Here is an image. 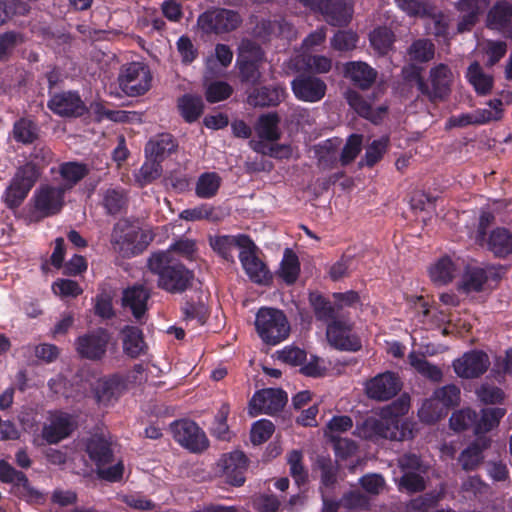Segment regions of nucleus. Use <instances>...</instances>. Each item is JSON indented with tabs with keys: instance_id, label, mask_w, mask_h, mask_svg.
Segmentation results:
<instances>
[{
	"instance_id": "1",
	"label": "nucleus",
	"mask_w": 512,
	"mask_h": 512,
	"mask_svg": "<svg viewBox=\"0 0 512 512\" xmlns=\"http://www.w3.org/2000/svg\"><path fill=\"white\" fill-rule=\"evenodd\" d=\"M147 266L157 277L159 289L171 294H181L192 286L194 273L177 260L170 250L152 253Z\"/></svg>"
},
{
	"instance_id": "2",
	"label": "nucleus",
	"mask_w": 512,
	"mask_h": 512,
	"mask_svg": "<svg viewBox=\"0 0 512 512\" xmlns=\"http://www.w3.org/2000/svg\"><path fill=\"white\" fill-rule=\"evenodd\" d=\"M255 328L260 339L267 345H277L290 334V323L282 310L262 307L255 317Z\"/></svg>"
},
{
	"instance_id": "3",
	"label": "nucleus",
	"mask_w": 512,
	"mask_h": 512,
	"mask_svg": "<svg viewBox=\"0 0 512 512\" xmlns=\"http://www.w3.org/2000/svg\"><path fill=\"white\" fill-rule=\"evenodd\" d=\"M146 234L128 220L121 219L113 227L111 245L113 250L122 257H130L143 251L147 242Z\"/></svg>"
},
{
	"instance_id": "4",
	"label": "nucleus",
	"mask_w": 512,
	"mask_h": 512,
	"mask_svg": "<svg viewBox=\"0 0 512 512\" xmlns=\"http://www.w3.org/2000/svg\"><path fill=\"white\" fill-rule=\"evenodd\" d=\"M112 341V334L98 327L79 335L74 342L78 356L89 361H101L105 358Z\"/></svg>"
},
{
	"instance_id": "5",
	"label": "nucleus",
	"mask_w": 512,
	"mask_h": 512,
	"mask_svg": "<svg viewBox=\"0 0 512 512\" xmlns=\"http://www.w3.org/2000/svg\"><path fill=\"white\" fill-rule=\"evenodd\" d=\"M152 75L148 66L132 62L122 67L118 82L121 90L130 97L143 95L151 87Z\"/></svg>"
},
{
	"instance_id": "6",
	"label": "nucleus",
	"mask_w": 512,
	"mask_h": 512,
	"mask_svg": "<svg viewBox=\"0 0 512 512\" xmlns=\"http://www.w3.org/2000/svg\"><path fill=\"white\" fill-rule=\"evenodd\" d=\"M240 15L229 9L217 8L202 13L197 20L198 27L204 33H227L241 24Z\"/></svg>"
},
{
	"instance_id": "7",
	"label": "nucleus",
	"mask_w": 512,
	"mask_h": 512,
	"mask_svg": "<svg viewBox=\"0 0 512 512\" xmlns=\"http://www.w3.org/2000/svg\"><path fill=\"white\" fill-rule=\"evenodd\" d=\"M170 429L175 441L191 452L200 453L209 445L205 433L193 421H175L170 425Z\"/></svg>"
},
{
	"instance_id": "8",
	"label": "nucleus",
	"mask_w": 512,
	"mask_h": 512,
	"mask_svg": "<svg viewBox=\"0 0 512 512\" xmlns=\"http://www.w3.org/2000/svg\"><path fill=\"white\" fill-rule=\"evenodd\" d=\"M429 84L427 83V92H424L429 101L435 103L445 100L451 93L454 74L451 68L439 63L429 70Z\"/></svg>"
},
{
	"instance_id": "9",
	"label": "nucleus",
	"mask_w": 512,
	"mask_h": 512,
	"mask_svg": "<svg viewBox=\"0 0 512 512\" xmlns=\"http://www.w3.org/2000/svg\"><path fill=\"white\" fill-rule=\"evenodd\" d=\"M287 400L286 392L281 389H263L256 392L250 400L249 414L253 417L258 414L274 415L284 408Z\"/></svg>"
},
{
	"instance_id": "10",
	"label": "nucleus",
	"mask_w": 512,
	"mask_h": 512,
	"mask_svg": "<svg viewBox=\"0 0 512 512\" xmlns=\"http://www.w3.org/2000/svg\"><path fill=\"white\" fill-rule=\"evenodd\" d=\"M349 321L335 319L327 326L326 337L331 346L338 350L358 351L361 348L359 338L352 332Z\"/></svg>"
},
{
	"instance_id": "11",
	"label": "nucleus",
	"mask_w": 512,
	"mask_h": 512,
	"mask_svg": "<svg viewBox=\"0 0 512 512\" xmlns=\"http://www.w3.org/2000/svg\"><path fill=\"white\" fill-rule=\"evenodd\" d=\"M217 467L227 483L242 486L245 482L248 459L243 452L233 451L223 454L217 462Z\"/></svg>"
},
{
	"instance_id": "12",
	"label": "nucleus",
	"mask_w": 512,
	"mask_h": 512,
	"mask_svg": "<svg viewBox=\"0 0 512 512\" xmlns=\"http://www.w3.org/2000/svg\"><path fill=\"white\" fill-rule=\"evenodd\" d=\"M65 188L41 185L34 194V208L42 216L55 215L63 207Z\"/></svg>"
},
{
	"instance_id": "13",
	"label": "nucleus",
	"mask_w": 512,
	"mask_h": 512,
	"mask_svg": "<svg viewBox=\"0 0 512 512\" xmlns=\"http://www.w3.org/2000/svg\"><path fill=\"white\" fill-rule=\"evenodd\" d=\"M490 366L488 355L479 350H472L453 362L455 373L466 379L477 378L484 374Z\"/></svg>"
},
{
	"instance_id": "14",
	"label": "nucleus",
	"mask_w": 512,
	"mask_h": 512,
	"mask_svg": "<svg viewBox=\"0 0 512 512\" xmlns=\"http://www.w3.org/2000/svg\"><path fill=\"white\" fill-rule=\"evenodd\" d=\"M400 389V381L392 372L377 375L368 381L365 387L367 396L377 401H387L393 398Z\"/></svg>"
},
{
	"instance_id": "15",
	"label": "nucleus",
	"mask_w": 512,
	"mask_h": 512,
	"mask_svg": "<svg viewBox=\"0 0 512 512\" xmlns=\"http://www.w3.org/2000/svg\"><path fill=\"white\" fill-rule=\"evenodd\" d=\"M48 108L62 117H80L87 111L79 94L71 91L54 94L48 101Z\"/></svg>"
},
{
	"instance_id": "16",
	"label": "nucleus",
	"mask_w": 512,
	"mask_h": 512,
	"mask_svg": "<svg viewBox=\"0 0 512 512\" xmlns=\"http://www.w3.org/2000/svg\"><path fill=\"white\" fill-rule=\"evenodd\" d=\"M296 98L305 102L320 101L326 93L327 86L323 80L311 75H300L292 83Z\"/></svg>"
},
{
	"instance_id": "17",
	"label": "nucleus",
	"mask_w": 512,
	"mask_h": 512,
	"mask_svg": "<svg viewBox=\"0 0 512 512\" xmlns=\"http://www.w3.org/2000/svg\"><path fill=\"white\" fill-rule=\"evenodd\" d=\"M256 246L250 239V245L241 250L239 259L249 278L258 284H268L271 275L266 265L256 256Z\"/></svg>"
},
{
	"instance_id": "18",
	"label": "nucleus",
	"mask_w": 512,
	"mask_h": 512,
	"mask_svg": "<svg viewBox=\"0 0 512 512\" xmlns=\"http://www.w3.org/2000/svg\"><path fill=\"white\" fill-rule=\"evenodd\" d=\"M489 4L490 0H458L455 8L462 16L457 24V31L459 33L470 31Z\"/></svg>"
},
{
	"instance_id": "19",
	"label": "nucleus",
	"mask_w": 512,
	"mask_h": 512,
	"mask_svg": "<svg viewBox=\"0 0 512 512\" xmlns=\"http://www.w3.org/2000/svg\"><path fill=\"white\" fill-rule=\"evenodd\" d=\"M344 76L361 90H368L375 83L378 72L362 61H351L344 65Z\"/></svg>"
},
{
	"instance_id": "20",
	"label": "nucleus",
	"mask_w": 512,
	"mask_h": 512,
	"mask_svg": "<svg viewBox=\"0 0 512 512\" xmlns=\"http://www.w3.org/2000/svg\"><path fill=\"white\" fill-rule=\"evenodd\" d=\"M73 430L71 417L66 413H54L50 416L49 423L42 430L43 438L50 444H56L68 437Z\"/></svg>"
},
{
	"instance_id": "21",
	"label": "nucleus",
	"mask_w": 512,
	"mask_h": 512,
	"mask_svg": "<svg viewBox=\"0 0 512 512\" xmlns=\"http://www.w3.org/2000/svg\"><path fill=\"white\" fill-rule=\"evenodd\" d=\"M178 144L169 133H161L152 137L145 145V157L163 162L167 157L177 151Z\"/></svg>"
},
{
	"instance_id": "22",
	"label": "nucleus",
	"mask_w": 512,
	"mask_h": 512,
	"mask_svg": "<svg viewBox=\"0 0 512 512\" xmlns=\"http://www.w3.org/2000/svg\"><path fill=\"white\" fill-rule=\"evenodd\" d=\"M210 245L215 252L227 261H234L233 250H244L250 245V238L240 234L237 236L223 235L210 238Z\"/></svg>"
},
{
	"instance_id": "23",
	"label": "nucleus",
	"mask_w": 512,
	"mask_h": 512,
	"mask_svg": "<svg viewBox=\"0 0 512 512\" xmlns=\"http://www.w3.org/2000/svg\"><path fill=\"white\" fill-rule=\"evenodd\" d=\"M150 292L142 285L129 287L123 292L122 305L131 310L136 320H141L147 311Z\"/></svg>"
},
{
	"instance_id": "24",
	"label": "nucleus",
	"mask_w": 512,
	"mask_h": 512,
	"mask_svg": "<svg viewBox=\"0 0 512 512\" xmlns=\"http://www.w3.org/2000/svg\"><path fill=\"white\" fill-rule=\"evenodd\" d=\"M285 95V89L279 85L262 86L249 93L247 102L254 107L277 106L284 100Z\"/></svg>"
},
{
	"instance_id": "25",
	"label": "nucleus",
	"mask_w": 512,
	"mask_h": 512,
	"mask_svg": "<svg viewBox=\"0 0 512 512\" xmlns=\"http://www.w3.org/2000/svg\"><path fill=\"white\" fill-rule=\"evenodd\" d=\"M490 443L491 441L488 437L479 436L473 443L464 449L458 458L462 469L465 471H473L477 469L483 461V451L489 448Z\"/></svg>"
},
{
	"instance_id": "26",
	"label": "nucleus",
	"mask_w": 512,
	"mask_h": 512,
	"mask_svg": "<svg viewBox=\"0 0 512 512\" xmlns=\"http://www.w3.org/2000/svg\"><path fill=\"white\" fill-rule=\"evenodd\" d=\"M121 335L123 351L129 357L137 358L147 352L143 332L138 327L127 325L121 330Z\"/></svg>"
},
{
	"instance_id": "27",
	"label": "nucleus",
	"mask_w": 512,
	"mask_h": 512,
	"mask_svg": "<svg viewBox=\"0 0 512 512\" xmlns=\"http://www.w3.org/2000/svg\"><path fill=\"white\" fill-rule=\"evenodd\" d=\"M319 11L325 16V20L333 26L346 25L351 18V9L346 0H324Z\"/></svg>"
},
{
	"instance_id": "28",
	"label": "nucleus",
	"mask_w": 512,
	"mask_h": 512,
	"mask_svg": "<svg viewBox=\"0 0 512 512\" xmlns=\"http://www.w3.org/2000/svg\"><path fill=\"white\" fill-rule=\"evenodd\" d=\"M345 99L357 114L373 123H378L387 110L384 106L379 107L377 111L373 110L371 104L366 101L360 93L352 89H349L345 93Z\"/></svg>"
},
{
	"instance_id": "29",
	"label": "nucleus",
	"mask_w": 512,
	"mask_h": 512,
	"mask_svg": "<svg viewBox=\"0 0 512 512\" xmlns=\"http://www.w3.org/2000/svg\"><path fill=\"white\" fill-rule=\"evenodd\" d=\"M369 436H378L390 440H403L404 433L399 431L398 423L394 419L370 418L366 422Z\"/></svg>"
},
{
	"instance_id": "30",
	"label": "nucleus",
	"mask_w": 512,
	"mask_h": 512,
	"mask_svg": "<svg viewBox=\"0 0 512 512\" xmlns=\"http://www.w3.org/2000/svg\"><path fill=\"white\" fill-rule=\"evenodd\" d=\"M86 450L96 466H106L113 461L111 444L102 436H92L87 442Z\"/></svg>"
},
{
	"instance_id": "31",
	"label": "nucleus",
	"mask_w": 512,
	"mask_h": 512,
	"mask_svg": "<svg viewBox=\"0 0 512 512\" xmlns=\"http://www.w3.org/2000/svg\"><path fill=\"white\" fill-rule=\"evenodd\" d=\"M512 22V4L502 0L496 2L487 14V26L501 30Z\"/></svg>"
},
{
	"instance_id": "32",
	"label": "nucleus",
	"mask_w": 512,
	"mask_h": 512,
	"mask_svg": "<svg viewBox=\"0 0 512 512\" xmlns=\"http://www.w3.org/2000/svg\"><path fill=\"white\" fill-rule=\"evenodd\" d=\"M101 195V204L109 215L119 214L127 206V195L122 188L109 187Z\"/></svg>"
},
{
	"instance_id": "33",
	"label": "nucleus",
	"mask_w": 512,
	"mask_h": 512,
	"mask_svg": "<svg viewBox=\"0 0 512 512\" xmlns=\"http://www.w3.org/2000/svg\"><path fill=\"white\" fill-rule=\"evenodd\" d=\"M314 469L320 472L321 485L332 488L337 483L339 465L329 456L319 455L316 458Z\"/></svg>"
},
{
	"instance_id": "34",
	"label": "nucleus",
	"mask_w": 512,
	"mask_h": 512,
	"mask_svg": "<svg viewBox=\"0 0 512 512\" xmlns=\"http://www.w3.org/2000/svg\"><path fill=\"white\" fill-rule=\"evenodd\" d=\"M89 169L87 165L79 162H66L60 165L59 174L64 180V184L61 188H65V192L70 190L85 176H87Z\"/></svg>"
},
{
	"instance_id": "35",
	"label": "nucleus",
	"mask_w": 512,
	"mask_h": 512,
	"mask_svg": "<svg viewBox=\"0 0 512 512\" xmlns=\"http://www.w3.org/2000/svg\"><path fill=\"white\" fill-rule=\"evenodd\" d=\"M467 79L479 95H487L493 87L492 76L485 74L478 62H473L467 69Z\"/></svg>"
},
{
	"instance_id": "36",
	"label": "nucleus",
	"mask_w": 512,
	"mask_h": 512,
	"mask_svg": "<svg viewBox=\"0 0 512 512\" xmlns=\"http://www.w3.org/2000/svg\"><path fill=\"white\" fill-rule=\"evenodd\" d=\"M236 61L264 64L266 62V54L256 41L244 38L238 46Z\"/></svg>"
},
{
	"instance_id": "37",
	"label": "nucleus",
	"mask_w": 512,
	"mask_h": 512,
	"mask_svg": "<svg viewBox=\"0 0 512 512\" xmlns=\"http://www.w3.org/2000/svg\"><path fill=\"white\" fill-rule=\"evenodd\" d=\"M487 246L496 256H506L512 252V233L505 228H497L491 232Z\"/></svg>"
},
{
	"instance_id": "38",
	"label": "nucleus",
	"mask_w": 512,
	"mask_h": 512,
	"mask_svg": "<svg viewBox=\"0 0 512 512\" xmlns=\"http://www.w3.org/2000/svg\"><path fill=\"white\" fill-rule=\"evenodd\" d=\"M221 181V177L215 172L201 174L195 187L196 195L202 199L214 197L220 188Z\"/></svg>"
},
{
	"instance_id": "39",
	"label": "nucleus",
	"mask_w": 512,
	"mask_h": 512,
	"mask_svg": "<svg viewBox=\"0 0 512 512\" xmlns=\"http://www.w3.org/2000/svg\"><path fill=\"white\" fill-rule=\"evenodd\" d=\"M203 100L200 96L184 95L178 100V108L185 121H196L203 112Z\"/></svg>"
},
{
	"instance_id": "40",
	"label": "nucleus",
	"mask_w": 512,
	"mask_h": 512,
	"mask_svg": "<svg viewBox=\"0 0 512 512\" xmlns=\"http://www.w3.org/2000/svg\"><path fill=\"white\" fill-rule=\"evenodd\" d=\"M488 277L486 271L479 267L468 268L459 284L464 293L480 292Z\"/></svg>"
},
{
	"instance_id": "41",
	"label": "nucleus",
	"mask_w": 512,
	"mask_h": 512,
	"mask_svg": "<svg viewBox=\"0 0 512 512\" xmlns=\"http://www.w3.org/2000/svg\"><path fill=\"white\" fill-rule=\"evenodd\" d=\"M456 267L449 257H443L430 268V277L437 285H445L455 277Z\"/></svg>"
},
{
	"instance_id": "42",
	"label": "nucleus",
	"mask_w": 512,
	"mask_h": 512,
	"mask_svg": "<svg viewBox=\"0 0 512 512\" xmlns=\"http://www.w3.org/2000/svg\"><path fill=\"white\" fill-rule=\"evenodd\" d=\"M279 117L276 113L262 115L256 125V132L262 139L276 141L280 138L278 129Z\"/></svg>"
},
{
	"instance_id": "43",
	"label": "nucleus",
	"mask_w": 512,
	"mask_h": 512,
	"mask_svg": "<svg viewBox=\"0 0 512 512\" xmlns=\"http://www.w3.org/2000/svg\"><path fill=\"white\" fill-rule=\"evenodd\" d=\"M407 54L411 61L426 63L435 56V45L429 39H417L408 48Z\"/></svg>"
},
{
	"instance_id": "44",
	"label": "nucleus",
	"mask_w": 512,
	"mask_h": 512,
	"mask_svg": "<svg viewBox=\"0 0 512 512\" xmlns=\"http://www.w3.org/2000/svg\"><path fill=\"white\" fill-rule=\"evenodd\" d=\"M309 300L317 319L326 322H332L333 320L336 319V315L338 312L336 305H333L322 295L318 293H311L309 296Z\"/></svg>"
},
{
	"instance_id": "45",
	"label": "nucleus",
	"mask_w": 512,
	"mask_h": 512,
	"mask_svg": "<svg viewBox=\"0 0 512 512\" xmlns=\"http://www.w3.org/2000/svg\"><path fill=\"white\" fill-rule=\"evenodd\" d=\"M408 358L411 366L421 375L435 382L442 379V371L440 368L428 362L423 355L412 352L409 354Z\"/></svg>"
},
{
	"instance_id": "46",
	"label": "nucleus",
	"mask_w": 512,
	"mask_h": 512,
	"mask_svg": "<svg viewBox=\"0 0 512 512\" xmlns=\"http://www.w3.org/2000/svg\"><path fill=\"white\" fill-rule=\"evenodd\" d=\"M394 41V33L387 27H378L370 34L371 45L381 55H385L391 50Z\"/></svg>"
},
{
	"instance_id": "47",
	"label": "nucleus",
	"mask_w": 512,
	"mask_h": 512,
	"mask_svg": "<svg viewBox=\"0 0 512 512\" xmlns=\"http://www.w3.org/2000/svg\"><path fill=\"white\" fill-rule=\"evenodd\" d=\"M481 412V418L476 419L475 434L477 435L496 427L506 413L505 409L499 407L483 409Z\"/></svg>"
},
{
	"instance_id": "48",
	"label": "nucleus",
	"mask_w": 512,
	"mask_h": 512,
	"mask_svg": "<svg viewBox=\"0 0 512 512\" xmlns=\"http://www.w3.org/2000/svg\"><path fill=\"white\" fill-rule=\"evenodd\" d=\"M289 472L296 484L301 485L308 481V470L303 464V453L300 450H292L287 454Z\"/></svg>"
},
{
	"instance_id": "49",
	"label": "nucleus",
	"mask_w": 512,
	"mask_h": 512,
	"mask_svg": "<svg viewBox=\"0 0 512 512\" xmlns=\"http://www.w3.org/2000/svg\"><path fill=\"white\" fill-rule=\"evenodd\" d=\"M94 393L98 403L109 405L119 394V383L113 379L99 380Z\"/></svg>"
},
{
	"instance_id": "50",
	"label": "nucleus",
	"mask_w": 512,
	"mask_h": 512,
	"mask_svg": "<svg viewBox=\"0 0 512 512\" xmlns=\"http://www.w3.org/2000/svg\"><path fill=\"white\" fill-rule=\"evenodd\" d=\"M162 162L146 157V161L136 174V181L140 186H145L158 179L163 172Z\"/></svg>"
},
{
	"instance_id": "51",
	"label": "nucleus",
	"mask_w": 512,
	"mask_h": 512,
	"mask_svg": "<svg viewBox=\"0 0 512 512\" xmlns=\"http://www.w3.org/2000/svg\"><path fill=\"white\" fill-rule=\"evenodd\" d=\"M477 414L470 408H465L454 412L449 420L450 427L456 432H461L469 428L475 431Z\"/></svg>"
},
{
	"instance_id": "52",
	"label": "nucleus",
	"mask_w": 512,
	"mask_h": 512,
	"mask_svg": "<svg viewBox=\"0 0 512 512\" xmlns=\"http://www.w3.org/2000/svg\"><path fill=\"white\" fill-rule=\"evenodd\" d=\"M299 271L300 266L297 256L287 249L281 264V277L287 284H293L299 275Z\"/></svg>"
},
{
	"instance_id": "53",
	"label": "nucleus",
	"mask_w": 512,
	"mask_h": 512,
	"mask_svg": "<svg viewBox=\"0 0 512 512\" xmlns=\"http://www.w3.org/2000/svg\"><path fill=\"white\" fill-rule=\"evenodd\" d=\"M184 320L187 322H196V326H202L205 324L208 317L207 307L203 302H190L187 301L183 308Z\"/></svg>"
},
{
	"instance_id": "54",
	"label": "nucleus",
	"mask_w": 512,
	"mask_h": 512,
	"mask_svg": "<svg viewBox=\"0 0 512 512\" xmlns=\"http://www.w3.org/2000/svg\"><path fill=\"white\" fill-rule=\"evenodd\" d=\"M397 6L410 17H426L432 5L426 0H395Z\"/></svg>"
},
{
	"instance_id": "55",
	"label": "nucleus",
	"mask_w": 512,
	"mask_h": 512,
	"mask_svg": "<svg viewBox=\"0 0 512 512\" xmlns=\"http://www.w3.org/2000/svg\"><path fill=\"white\" fill-rule=\"evenodd\" d=\"M445 413L443 407L439 405V402L433 396L422 404L418 415L423 422L431 424L441 419Z\"/></svg>"
},
{
	"instance_id": "56",
	"label": "nucleus",
	"mask_w": 512,
	"mask_h": 512,
	"mask_svg": "<svg viewBox=\"0 0 512 512\" xmlns=\"http://www.w3.org/2000/svg\"><path fill=\"white\" fill-rule=\"evenodd\" d=\"M433 396L443 409L456 406L460 402V389L454 384L445 385L434 391Z\"/></svg>"
},
{
	"instance_id": "57",
	"label": "nucleus",
	"mask_w": 512,
	"mask_h": 512,
	"mask_svg": "<svg viewBox=\"0 0 512 512\" xmlns=\"http://www.w3.org/2000/svg\"><path fill=\"white\" fill-rule=\"evenodd\" d=\"M23 41L22 35L14 31L0 34V61L8 60L16 46Z\"/></svg>"
},
{
	"instance_id": "58",
	"label": "nucleus",
	"mask_w": 512,
	"mask_h": 512,
	"mask_svg": "<svg viewBox=\"0 0 512 512\" xmlns=\"http://www.w3.org/2000/svg\"><path fill=\"white\" fill-rule=\"evenodd\" d=\"M263 64L250 63V62H238L236 61V67L239 70V78L241 82L256 85L262 78L260 68Z\"/></svg>"
},
{
	"instance_id": "59",
	"label": "nucleus",
	"mask_w": 512,
	"mask_h": 512,
	"mask_svg": "<svg viewBox=\"0 0 512 512\" xmlns=\"http://www.w3.org/2000/svg\"><path fill=\"white\" fill-rule=\"evenodd\" d=\"M13 134L19 142L32 143L37 138V128L32 121L21 119L15 123Z\"/></svg>"
},
{
	"instance_id": "60",
	"label": "nucleus",
	"mask_w": 512,
	"mask_h": 512,
	"mask_svg": "<svg viewBox=\"0 0 512 512\" xmlns=\"http://www.w3.org/2000/svg\"><path fill=\"white\" fill-rule=\"evenodd\" d=\"M426 27L430 34L435 36H444L447 33L449 20L446 15L441 12H435L432 6L431 14L426 15Z\"/></svg>"
},
{
	"instance_id": "61",
	"label": "nucleus",
	"mask_w": 512,
	"mask_h": 512,
	"mask_svg": "<svg viewBox=\"0 0 512 512\" xmlns=\"http://www.w3.org/2000/svg\"><path fill=\"white\" fill-rule=\"evenodd\" d=\"M477 398L485 404L501 403L505 397L503 390L489 383L481 384L475 391Z\"/></svg>"
},
{
	"instance_id": "62",
	"label": "nucleus",
	"mask_w": 512,
	"mask_h": 512,
	"mask_svg": "<svg viewBox=\"0 0 512 512\" xmlns=\"http://www.w3.org/2000/svg\"><path fill=\"white\" fill-rule=\"evenodd\" d=\"M274 424L266 419L255 422L252 426L250 439L254 445L266 442L274 433Z\"/></svg>"
},
{
	"instance_id": "63",
	"label": "nucleus",
	"mask_w": 512,
	"mask_h": 512,
	"mask_svg": "<svg viewBox=\"0 0 512 512\" xmlns=\"http://www.w3.org/2000/svg\"><path fill=\"white\" fill-rule=\"evenodd\" d=\"M362 136L352 134L349 136L345 146L342 149L340 162L342 165H348L357 157L361 151Z\"/></svg>"
},
{
	"instance_id": "64",
	"label": "nucleus",
	"mask_w": 512,
	"mask_h": 512,
	"mask_svg": "<svg viewBox=\"0 0 512 512\" xmlns=\"http://www.w3.org/2000/svg\"><path fill=\"white\" fill-rule=\"evenodd\" d=\"M38 178V172L34 165L26 164L18 169L13 181L26 191H30Z\"/></svg>"
}]
</instances>
